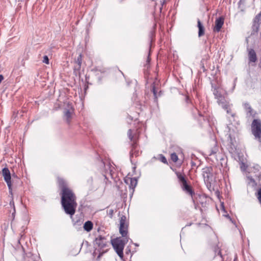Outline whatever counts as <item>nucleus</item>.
<instances>
[{"mask_svg":"<svg viewBox=\"0 0 261 261\" xmlns=\"http://www.w3.org/2000/svg\"><path fill=\"white\" fill-rule=\"evenodd\" d=\"M93 226V223L90 221H87L84 224L83 228L85 231L89 232L92 229Z\"/></svg>","mask_w":261,"mask_h":261,"instance_id":"nucleus-15","label":"nucleus"},{"mask_svg":"<svg viewBox=\"0 0 261 261\" xmlns=\"http://www.w3.org/2000/svg\"><path fill=\"white\" fill-rule=\"evenodd\" d=\"M159 158H160V160L163 163L166 164H168V162H167L166 158L163 154H160Z\"/></svg>","mask_w":261,"mask_h":261,"instance_id":"nucleus-23","label":"nucleus"},{"mask_svg":"<svg viewBox=\"0 0 261 261\" xmlns=\"http://www.w3.org/2000/svg\"><path fill=\"white\" fill-rule=\"evenodd\" d=\"M171 159L173 162H176L178 159L176 153L174 152L171 154Z\"/></svg>","mask_w":261,"mask_h":261,"instance_id":"nucleus-22","label":"nucleus"},{"mask_svg":"<svg viewBox=\"0 0 261 261\" xmlns=\"http://www.w3.org/2000/svg\"><path fill=\"white\" fill-rule=\"evenodd\" d=\"M251 132L255 138H261V120L259 119H255L252 122Z\"/></svg>","mask_w":261,"mask_h":261,"instance_id":"nucleus-5","label":"nucleus"},{"mask_svg":"<svg viewBox=\"0 0 261 261\" xmlns=\"http://www.w3.org/2000/svg\"><path fill=\"white\" fill-rule=\"evenodd\" d=\"M109 241L107 239L102 236L101 235H98L94 240V245L96 246V248L93 252V254L95 255L97 252H99V254L97 256V260H99L102 254L105 253L107 249L105 250V248L108 246Z\"/></svg>","mask_w":261,"mask_h":261,"instance_id":"nucleus-2","label":"nucleus"},{"mask_svg":"<svg viewBox=\"0 0 261 261\" xmlns=\"http://www.w3.org/2000/svg\"><path fill=\"white\" fill-rule=\"evenodd\" d=\"M244 109L247 111L248 113L250 114V115H252V114L253 113V110L249 103H248V102L244 103Z\"/></svg>","mask_w":261,"mask_h":261,"instance_id":"nucleus-17","label":"nucleus"},{"mask_svg":"<svg viewBox=\"0 0 261 261\" xmlns=\"http://www.w3.org/2000/svg\"><path fill=\"white\" fill-rule=\"evenodd\" d=\"M82 62V55L80 54L77 57V59H76L75 62L76 64V65L74 67V69L76 70H80L81 69V64Z\"/></svg>","mask_w":261,"mask_h":261,"instance_id":"nucleus-16","label":"nucleus"},{"mask_svg":"<svg viewBox=\"0 0 261 261\" xmlns=\"http://www.w3.org/2000/svg\"><path fill=\"white\" fill-rule=\"evenodd\" d=\"M231 115L232 117H234L236 116V114L232 113V114H231Z\"/></svg>","mask_w":261,"mask_h":261,"instance_id":"nucleus-34","label":"nucleus"},{"mask_svg":"<svg viewBox=\"0 0 261 261\" xmlns=\"http://www.w3.org/2000/svg\"><path fill=\"white\" fill-rule=\"evenodd\" d=\"M151 87H152L151 91L153 93L154 97L155 98H157V91L155 89V87L154 83L152 84Z\"/></svg>","mask_w":261,"mask_h":261,"instance_id":"nucleus-25","label":"nucleus"},{"mask_svg":"<svg viewBox=\"0 0 261 261\" xmlns=\"http://www.w3.org/2000/svg\"><path fill=\"white\" fill-rule=\"evenodd\" d=\"M4 76L2 74H0V83L4 80Z\"/></svg>","mask_w":261,"mask_h":261,"instance_id":"nucleus-32","label":"nucleus"},{"mask_svg":"<svg viewBox=\"0 0 261 261\" xmlns=\"http://www.w3.org/2000/svg\"><path fill=\"white\" fill-rule=\"evenodd\" d=\"M3 175L5 181L6 182L9 189V192L10 195L13 196L11 176L10 172L8 168H4L2 170Z\"/></svg>","mask_w":261,"mask_h":261,"instance_id":"nucleus-7","label":"nucleus"},{"mask_svg":"<svg viewBox=\"0 0 261 261\" xmlns=\"http://www.w3.org/2000/svg\"><path fill=\"white\" fill-rule=\"evenodd\" d=\"M198 35L199 37L203 36L205 34V28L199 19H197Z\"/></svg>","mask_w":261,"mask_h":261,"instance_id":"nucleus-10","label":"nucleus"},{"mask_svg":"<svg viewBox=\"0 0 261 261\" xmlns=\"http://www.w3.org/2000/svg\"><path fill=\"white\" fill-rule=\"evenodd\" d=\"M224 18L220 17L217 18L215 22V26L213 29L214 32H219L224 24Z\"/></svg>","mask_w":261,"mask_h":261,"instance_id":"nucleus-9","label":"nucleus"},{"mask_svg":"<svg viewBox=\"0 0 261 261\" xmlns=\"http://www.w3.org/2000/svg\"><path fill=\"white\" fill-rule=\"evenodd\" d=\"M255 22H261V12L258 14L255 17L254 19Z\"/></svg>","mask_w":261,"mask_h":261,"instance_id":"nucleus-27","label":"nucleus"},{"mask_svg":"<svg viewBox=\"0 0 261 261\" xmlns=\"http://www.w3.org/2000/svg\"><path fill=\"white\" fill-rule=\"evenodd\" d=\"M224 109L226 111L227 113H228V114L230 113L231 110L229 108V104L228 105H227V109Z\"/></svg>","mask_w":261,"mask_h":261,"instance_id":"nucleus-30","label":"nucleus"},{"mask_svg":"<svg viewBox=\"0 0 261 261\" xmlns=\"http://www.w3.org/2000/svg\"><path fill=\"white\" fill-rule=\"evenodd\" d=\"M218 149V146L215 144L214 147L212 149H211V151H210V155H212L213 154L216 153L217 152Z\"/></svg>","mask_w":261,"mask_h":261,"instance_id":"nucleus-24","label":"nucleus"},{"mask_svg":"<svg viewBox=\"0 0 261 261\" xmlns=\"http://www.w3.org/2000/svg\"><path fill=\"white\" fill-rule=\"evenodd\" d=\"M127 136L130 141H134L136 139L134 135H133L132 130L131 129H128L127 132Z\"/></svg>","mask_w":261,"mask_h":261,"instance_id":"nucleus-20","label":"nucleus"},{"mask_svg":"<svg viewBox=\"0 0 261 261\" xmlns=\"http://www.w3.org/2000/svg\"><path fill=\"white\" fill-rule=\"evenodd\" d=\"M213 94L215 96V98L217 99L219 98L220 97L221 98L223 96L219 91V90L216 88L214 89L213 91Z\"/></svg>","mask_w":261,"mask_h":261,"instance_id":"nucleus-18","label":"nucleus"},{"mask_svg":"<svg viewBox=\"0 0 261 261\" xmlns=\"http://www.w3.org/2000/svg\"><path fill=\"white\" fill-rule=\"evenodd\" d=\"M10 205L13 207V208H14V213H15V206H14V202L13 198L12 199V200L10 201Z\"/></svg>","mask_w":261,"mask_h":261,"instance_id":"nucleus-29","label":"nucleus"},{"mask_svg":"<svg viewBox=\"0 0 261 261\" xmlns=\"http://www.w3.org/2000/svg\"><path fill=\"white\" fill-rule=\"evenodd\" d=\"M217 102L219 105L221 106L223 109H227V105L229 104L228 102L227 101L223 96L217 99Z\"/></svg>","mask_w":261,"mask_h":261,"instance_id":"nucleus-14","label":"nucleus"},{"mask_svg":"<svg viewBox=\"0 0 261 261\" xmlns=\"http://www.w3.org/2000/svg\"><path fill=\"white\" fill-rule=\"evenodd\" d=\"M176 175L181 184V187L182 190L192 197L195 194V192L193 190L192 187L188 184L185 175H182L179 172H176Z\"/></svg>","mask_w":261,"mask_h":261,"instance_id":"nucleus-4","label":"nucleus"},{"mask_svg":"<svg viewBox=\"0 0 261 261\" xmlns=\"http://www.w3.org/2000/svg\"><path fill=\"white\" fill-rule=\"evenodd\" d=\"M57 182L59 188L61 190L60 194L62 207L65 213L72 219L77 206L76 196L72 190L68 187L65 179L58 177Z\"/></svg>","mask_w":261,"mask_h":261,"instance_id":"nucleus-1","label":"nucleus"},{"mask_svg":"<svg viewBox=\"0 0 261 261\" xmlns=\"http://www.w3.org/2000/svg\"><path fill=\"white\" fill-rule=\"evenodd\" d=\"M256 195L259 203L261 204V188L258 189L257 193L256 194Z\"/></svg>","mask_w":261,"mask_h":261,"instance_id":"nucleus-26","label":"nucleus"},{"mask_svg":"<svg viewBox=\"0 0 261 261\" xmlns=\"http://www.w3.org/2000/svg\"><path fill=\"white\" fill-rule=\"evenodd\" d=\"M132 142V143L131 144V146H132V150L131 151H133V150H135L137 147V140L135 139L134 140V141H131Z\"/></svg>","mask_w":261,"mask_h":261,"instance_id":"nucleus-21","label":"nucleus"},{"mask_svg":"<svg viewBox=\"0 0 261 261\" xmlns=\"http://www.w3.org/2000/svg\"><path fill=\"white\" fill-rule=\"evenodd\" d=\"M111 244L115 251L118 255L122 259L123 257V249L125 244L128 242V240L122 239L121 237H117L112 239Z\"/></svg>","mask_w":261,"mask_h":261,"instance_id":"nucleus-3","label":"nucleus"},{"mask_svg":"<svg viewBox=\"0 0 261 261\" xmlns=\"http://www.w3.org/2000/svg\"><path fill=\"white\" fill-rule=\"evenodd\" d=\"M43 62L46 64H49V59L47 56H44L43 57Z\"/></svg>","mask_w":261,"mask_h":261,"instance_id":"nucleus-28","label":"nucleus"},{"mask_svg":"<svg viewBox=\"0 0 261 261\" xmlns=\"http://www.w3.org/2000/svg\"><path fill=\"white\" fill-rule=\"evenodd\" d=\"M202 175L205 183L207 187L211 186V182L213 179V173L212 167H206L202 169Z\"/></svg>","mask_w":261,"mask_h":261,"instance_id":"nucleus-6","label":"nucleus"},{"mask_svg":"<svg viewBox=\"0 0 261 261\" xmlns=\"http://www.w3.org/2000/svg\"><path fill=\"white\" fill-rule=\"evenodd\" d=\"M167 1L168 0H162V1H161L162 6H163L164 5H165Z\"/></svg>","mask_w":261,"mask_h":261,"instance_id":"nucleus-31","label":"nucleus"},{"mask_svg":"<svg viewBox=\"0 0 261 261\" xmlns=\"http://www.w3.org/2000/svg\"><path fill=\"white\" fill-rule=\"evenodd\" d=\"M150 59L149 58V56H148V58H147V62L149 63L150 62Z\"/></svg>","mask_w":261,"mask_h":261,"instance_id":"nucleus-33","label":"nucleus"},{"mask_svg":"<svg viewBox=\"0 0 261 261\" xmlns=\"http://www.w3.org/2000/svg\"><path fill=\"white\" fill-rule=\"evenodd\" d=\"M83 186L88 190H92L93 189V178L92 177L87 178L84 182Z\"/></svg>","mask_w":261,"mask_h":261,"instance_id":"nucleus-11","label":"nucleus"},{"mask_svg":"<svg viewBox=\"0 0 261 261\" xmlns=\"http://www.w3.org/2000/svg\"><path fill=\"white\" fill-rule=\"evenodd\" d=\"M126 218L122 216L120 220L119 232L122 237H125L127 234L128 225L126 223Z\"/></svg>","mask_w":261,"mask_h":261,"instance_id":"nucleus-8","label":"nucleus"},{"mask_svg":"<svg viewBox=\"0 0 261 261\" xmlns=\"http://www.w3.org/2000/svg\"><path fill=\"white\" fill-rule=\"evenodd\" d=\"M249 60L251 62H255L257 61V57L255 51L253 49H250L248 52Z\"/></svg>","mask_w":261,"mask_h":261,"instance_id":"nucleus-12","label":"nucleus"},{"mask_svg":"<svg viewBox=\"0 0 261 261\" xmlns=\"http://www.w3.org/2000/svg\"><path fill=\"white\" fill-rule=\"evenodd\" d=\"M130 182L129 187L130 188L134 189L137 184V180L135 178H128L125 179V182L128 184Z\"/></svg>","mask_w":261,"mask_h":261,"instance_id":"nucleus-13","label":"nucleus"},{"mask_svg":"<svg viewBox=\"0 0 261 261\" xmlns=\"http://www.w3.org/2000/svg\"><path fill=\"white\" fill-rule=\"evenodd\" d=\"M64 115H65V116L66 117L67 121L68 122H69V120H70V119L71 118V112H70V111L69 110H66V111L65 112Z\"/></svg>","mask_w":261,"mask_h":261,"instance_id":"nucleus-19","label":"nucleus"}]
</instances>
